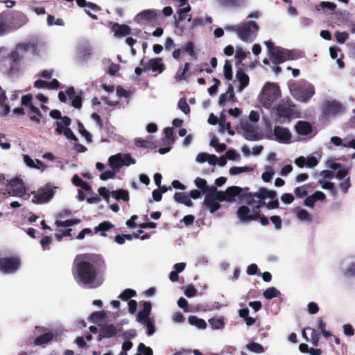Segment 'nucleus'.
I'll use <instances>...</instances> for the list:
<instances>
[{
	"label": "nucleus",
	"mask_w": 355,
	"mask_h": 355,
	"mask_svg": "<svg viewBox=\"0 0 355 355\" xmlns=\"http://www.w3.org/2000/svg\"><path fill=\"white\" fill-rule=\"evenodd\" d=\"M271 114L275 122L281 124L300 116L295 105L290 101H282L273 108Z\"/></svg>",
	"instance_id": "obj_1"
},
{
	"label": "nucleus",
	"mask_w": 355,
	"mask_h": 355,
	"mask_svg": "<svg viewBox=\"0 0 355 355\" xmlns=\"http://www.w3.org/2000/svg\"><path fill=\"white\" fill-rule=\"evenodd\" d=\"M78 281L91 287H97L102 283L101 279L96 280V272L94 266L87 261H81L77 266Z\"/></svg>",
	"instance_id": "obj_2"
},
{
	"label": "nucleus",
	"mask_w": 355,
	"mask_h": 355,
	"mask_svg": "<svg viewBox=\"0 0 355 355\" xmlns=\"http://www.w3.org/2000/svg\"><path fill=\"white\" fill-rule=\"evenodd\" d=\"M279 87L275 83H267L259 95L260 103L266 108L270 109L275 101L280 97Z\"/></svg>",
	"instance_id": "obj_3"
},
{
	"label": "nucleus",
	"mask_w": 355,
	"mask_h": 355,
	"mask_svg": "<svg viewBox=\"0 0 355 355\" xmlns=\"http://www.w3.org/2000/svg\"><path fill=\"white\" fill-rule=\"evenodd\" d=\"M265 44L268 49V56L274 64H281L293 59L292 52L280 46H275L271 41H266Z\"/></svg>",
	"instance_id": "obj_4"
},
{
	"label": "nucleus",
	"mask_w": 355,
	"mask_h": 355,
	"mask_svg": "<svg viewBox=\"0 0 355 355\" xmlns=\"http://www.w3.org/2000/svg\"><path fill=\"white\" fill-rule=\"evenodd\" d=\"M292 96L302 102H307L315 94V88L313 85L306 83H295L290 86Z\"/></svg>",
	"instance_id": "obj_5"
},
{
	"label": "nucleus",
	"mask_w": 355,
	"mask_h": 355,
	"mask_svg": "<svg viewBox=\"0 0 355 355\" xmlns=\"http://www.w3.org/2000/svg\"><path fill=\"white\" fill-rule=\"evenodd\" d=\"M348 170L346 168H341L336 173L329 170H324L321 171L320 175L322 176V179H326L327 181H330L331 179L336 178L340 181L339 184L340 189L346 193L351 187L349 177L346 178L343 180L344 178L347 176Z\"/></svg>",
	"instance_id": "obj_6"
},
{
	"label": "nucleus",
	"mask_w": 355,
	"mask_h": 355,
	"mask_svg": "<svg viewBox=\"0 0 355 355\" xmlns=\"http://www.w3.org/2000/svg\"><path fill=\"white\" fill-rule=\"evenodd\" d=\"M258 24L252 21H243L240 24L238 37L245 42H252L259 31Z\"/></svg>",
	"instance_id": "obj_7"
},
{
	"label": "nucleus",
	"mask_w": 355,
	"mask_h": 355,
	"mask_svg": "<svg viewBox=\"0 0 355 355\" xmlns=\"http://www.w3.org/2000/svg\"><path fill=\"white\" fill-rule=\"evenodd\" d=\"M57 187L47 184L42 188L38 189L37 191L31 192L33 196L32 202L35 204H44L49 202L53 198L55 193Z\"/></svg>",
	"instance_id": "obj_8"
},
{
	"label": "nucleus",
	"mask_w": 355,
	"mask_h": 355,
	"mask_svg": "<svg viewBox=\"0 0 355 355\" xmlns=\"http://www.w3.org/2000/svg\"><path fill=\"white\" fill-rule=\"evenodd\" d=\"M33 96L32 94H26L21 97V105L25 107L26 114L29 116L30 119L36 123H40L42 115L40 110L33 103Z\"/></svg>",
	"instance_id": "obj_9"
},
{
	"label": "nucleus",
	"mask_w": 355,
	"mask_h": 355,
	"mask_svg": "<svg viewBox=\"0 0 355 355\" xmlns=\"http://www.w3.org/2000/svg\"><path fill=\"white\" fill-rule=\"evenodd\" d=\"M135 163V159L128 153H117L108 158V164L110 168L118 171L122 166H129Z\"/></svg>",
	"instance_id": "obj_10"
},
{
	"label": "nucleus",
	"mask_w": 355,
	"mask_h": 355,
	"mask_svg": "<svg viewBox=\"0 0 355 355\" xmlns=\"http://www.w3.org/2000/svg\"><path fill=\"white\" fill-rule=\"evenodd\" d=\"M241 128L243 130V136L249 141H258L262 138L256 124L250 123L247 119L240 121Z\"/></svg>",
	"instance_id": "obj_11"
},
{
	"label": "nucleus",
	"mask_w": 355,
	"mask_h": 355,
	"mask_svg": "<svg viewBox=\"0 0 355 355\" xmlns=\"http://www.w3.org/2000/svg\"><path fill=\"white\" fill-rule=\"evenodd\" d=\"M219 191L216 189H213L212 191L205 195L203 205L213 214L219 209L220 207V202H223L221 199Z\"/></svg>",
	"instance_id": "obj_12"
},
{
	"label": "nucleus",
	"mask_w": 355,
	"mask_h": 355,
	"mask_svg": "<svg viewBox=\"0 0 355 355\" xmlns=\"http://www.w3.org/2000/svg\"><path fill=\"white\" fill-rule=\"evenodd\" d=\"M6 188L7 193L13 197L21 198L26 192L23 181L17 178L7 180Z\"/></svg>",
	"instance_id": "obj_13"
},
{
	"label": "nucleus",
	"mask_w": 355,
	"mask_h": 355,
	"mask_svg": "<svg viewBox=\"0 0 355 355\" xmlns=\"http://www.w3.org/2000/svg\"><path fill=\"white\" fill-rule=\"evenodd\" d=\"M259 205L258 204L256 207L252 209V213L248 207L241 206L237 211V216L241 223H248L256 220L259 217Z\"/></svg>",
	"instance_id": "obj_14"
},
{
	"label": "nucleus",
	"mask_w": 355,
	"mask_h": 355,
	"mask_svg": "<svg viewBox=\"0 0 355 355\" xmlns=\"http://www.w3.org/2000/svg\"><path fill=\"white\" fill-rule=\"evenodd\" d=\"M71 124V119L67 116H64L56 122L57 128L55 131L58 134H63L67 139L77 141V137L73 135L71 130L69 128Z\"/></svg>",
	"instance_id": "obj_15"
},
{
	"label": "nucleus",
	"mask_w": 355,
	"mask_h": 355,
	"mask_svg": "<svg viewBox=\"0 0 355 355\" xmlns=\"http://www.w3.org/2000/svg\"><path fill=\"white\" fill-rule=\"evenodd\" d=\"M20 266V260L17 257H6L0 259V270L4 273H12Z\"/></svg>",
	"instance_id": "obj_16"
},
{
	"label": "nucleus",
	"mask_w": 355,
	"mask_h": 355,
	"mask_svg": "<svg viewBox=\"0 0 355 355\" xmlns=\"http://www.w3.org/2000/svg\"><path fill=\"white\" fill-rule=\"evenodd\" d=\"M275 139L282 144L289 143L292 135L289 129L283 126L276 125L273 130Z\"/></svg>",
	"instance_id": "obj_17"
},
{
	"label": "nucleus",
	"mask_w": 355,
	"mask_h": 355,
	"mask_svg": "<svg viewBox=\"0 0 355 355\" xmlns=\"http://www.w3.org/2000/svg\"><path fill=\"white\" fill-rule=\"evenodd\" d=\"M218 191L223 201L233 202L235 200L236 197L241 193L242 189L239 187L232 186L228 187L225 191Z\"/></svg>",
	"instance_id": "obj_18"
},
{
	"label": "nucleus",
	"mask_w": 355,
	"mask_h": 355,
	"mask_svg": "<svg viewBox=\"0 0 355 355\" xmlns=\"http://www.w3.org/2000/svg\"><path fill=\"white\" fill-rule=\"evenodd\" d=\"M323 112L327 116H333L343 112V107L337 101H328L323 105Z\"/></svg>",
	"instance_id": "obj_19"
},
{
	"label": "nucleus",
	"mask_w": 355,
	"mask_h": 355,
	"mask_svg": "<svg viewBox=\"0 0 355 355\" xmlns=\"http://www.w3.org/2000/svg\"><path fill=\"white\" fill-rule=\"evenodd\" d=\"M110 26L116 37H123L130 33V28L126 24H119L116 22H110Z\"/></svg>",
	"instance_id": "obj_20"
},
{
	"label": "nucleus",
	"mask_w": 355,
	"mask_h": 355,
	"mask_svg": "<svg viewBox=\"0 0 355 355\" xmlns=\"http://www.w3.org/2000/svg\"><path fill=\"white\" fill-rule=\"evenodd\" d=\"M276 196L277 192L275 190H268L264 188H261L257 192L253 193V197H256L257 198V204L259 206L265 203V198L273 199Z\"/></svg>",
	"instance_id": "obj_21"
},
{
	"label": "nucleus",
	"mask_w": 355,
	"mask_h": 355,
	"mask_svg": "<svg viewBox=\"0 0 355 355\" xmlns=\"http://www.w3.org/2000/svg\"><path fill=\"white\" fill-rule=\"evenodd\" d=\"M178 2L180 9L178 11V19H175V27H179L180 21L186 18V14L191 10V6L188 3L189 0H176Z\"/></svg>",
	"instance_id": "obj_22"
},
{
	"label": "nucleus",
	"mask_w": 355,
	"mask_h": 355,
	"mask_svg": "<svg viewBox=\"0 0 355 355\" xmlns=\"http://www.w3.org/2000/svg\"><path fill=\"white\" fill-rule=\"evenodd\" d=\"M159 15V11L156 10H144L135 16V20L137 22L141 21H153Z\"/></svg>",
	"instance_id": "obj_23"
},
{
	"label": "nucleus",
	"mask_w": 355,
	"mask_h": 355,
	"mask_svg": "<svg viewBox=\"0 0 355 355\" xmlns=\"http://www.w3.org/2000/svg\"><path fill=\"white\" fill-rule=\"evenodd\" d=\"M147 70H151L158 73H162L165 69L164 64L160 58H153L148 61L146 64Z\"/></svg>",
	"instance_id": "obj_24"
},
{
	"label": "nucleus",
	"mask_w": 355,
	"mask_h": 355,
	"mask_svg": "<svg viewBox=\"0 0 355 355\" xmlns=\"http://www.w3.org/2000/svg\"><path fill=\"white\" fill-rule=\"evenodd\" d=\"M151 311V304L149 302H145L143 304V309L137 313V320L144 324V322L152 320L150 318V314Z\"/></svg>",
	"instance_id": "obj_25"
},
{
	"label": "nucleus",
	"mask_w": 355,
	"mask_h": 355,
	"mask_svg": "<svg viewBox=\"0 0 355 355\" xmlns=\"http://www.w3.org/2000/svg\"><path fill=\"white\" fill-rule=\"evenodd\" d=\"M295 130L298 135L306 136L311 133L312 125L307 121H300L295 125Z\"/></svg>",
	"instance_id": "obj_26"
},
{
	"label": "nucleus",
	"mask_w": 355,
	"mask_h": 355,
	"mask_svg": "<svg viewBox=\"0 0 355 355\" xmlns=\"http://www.w3.org/2000/svg\"><path fill=\"white\" fill-rule=\"evenodd\" d=\"M326 198L325 194L320 191H315L313 194L308 196L304 200V205L313 208L314 204L318 200H323Z\"/></svg>",
	"instance_id": "obj_27"
},
{
	"label": "nucleus",
	"mask_w": 355,
	"mask_h": 355,
	"mask_svg": "<svg viewBox=\"0 0 355 355\" xmlns=\"http://www.w3.org/2000/svg\"><path fill=\"white\" fill-rule=\"evenodd\" d=\"M330 141L335 146H342L344 148H352L353 149H355V139H352L349 141H345L344 139H341L339 137L334 136L331 137Z\"/></svg>",
	"instance_id": "obj_28"
},
{
	"label": "nucleus",
	"mask_w": 355,
	"mask_h": 355,
	"mask_svg": "<svg viewBox=\"0 0 355 355\" xmlns=\"http://www.w3.org/2000/svg\"><path fill=\"white\" fill-rule=\"evenodd\" d=\"M296 217L297 220L307 225L311 224L313 221L312 215L304 209H297L296 211Z\"/></svg>",
	"instance_id": "obj_29"
},
{
	"label": "nucleus",
	"mask_w": 355,
	"mask_h": 355,
	"mask_svg": "<svg viewBox=\"0 0 355 355\" xmlns=\"http://www.w3.org/2000/svg\"><path fill=\"white\" fill-rule=\"evenodd\" d=\"M194 184L196 187L200 189V191L206 195L212 191L213 189H216V187L209 186L205 179L199 177L195 179Z\"/></svg>",
	"instance_id": "obj_30"
},
{
	"label": "nucleus",
	"mask_w": 355,
	"mask_h": 355,
	"mask_svg": "<svg viewBox=\"0 0 355 355\" xmlns=\"http://www.w3.org/2000/svg\"><path fill=\"white\" fill-rule=\"evenodd\" d=\"M236 78L239 80L240 85L239 92H241L249 84V77L246 75L242 69H239L236 74Z\"/></svg>",
	"instance_id": "obj_31"
},
{
	"label": "nucleus",
	"mask_w": 355,
	"mask_h": 355,
	"mask_svg": "<svg viewBox=\"0 0 355 355\" xmlns=\"http://www.w3.org/2000/svg\"><path fill=\"white\" fill-rule=\"evenodd\" d=\"M57 336V334L55 335L51 332L46 333L42 336L37 337L35 339L34 343L35 345H42L44 344H47L51 340H53L54 338H55Z\"/></svg>",
	"instance_id": "obj_32"
},
{
	"label": "nucleus",
	"mask_w": 355,
	"mask_h": 355,
	"mask_svg": "<svg viewBox=\"0 0 355 355\" xmlns=\"http://www.w3.org/2000/svg\"><path fill=\"white\" fill-rule=\"evenodd\" d=\"M175 270L171 271L169 275V279L171 282H175L178 280V273L182 272L186 268V263L181 262L175 263L173 266Z\"/></svg>",
	"instance_id": "obj_33"
},
{
	"label": "nucleus",
	"mask_w": 355,
	"mask_h": 355,
	"mask_svg": "<svg viewBox=\"0 0 355 355\" xmlns=\"http://www.w3.org/2000/svg\"><path fill=\"white\" fill-rule=\"evenodd\" d=\"M174 198L176 202L184 204L187 207L193 205L189 195L187 193L177 192L174 195Z\"/></svg>",
	"instance_id": "obj_34"
},
{
	"label": "nucleus",
	"mask_w": 355,
	"mask_h": 355,
	"mask_svg": "<svg viewBox=\"0 0 355 355\" xmlns=\"http://www.w3.org/2000/svg\"><path fill=\"white\" fill-rule=\"evenodd\" d=\"M209 323L214 330L223 329L225 327V319L223 317L212 318L209 320Z\"/></svg>",
	"instance_id": "obj_35"
},
{
	"label": "nucleus",
	"mask_w": 355,
	"mask_h": 355,
	"mask_svg": "<svg viewBox=\"0 0 355 355\" xmlns=\"http://www.w3.org/2000/svg\"><path fill=\"white\" fill-rule=\"evenodd\" d=\"M189 322L191 325L196 326L200 329H205L207 327V323L203 319L198 318L194 315L189 317Z\"/></svg>",
	"instance_id": "obj_36"
},
{
	"label": "nucleus",
	"mask_w": 355,
	"mask_h": 355,
	"mask_svg": "<svg viewBox=\"0 0 355 355\" xmlns=\"http://www.w3.org/2000/svg\"><path fill=\"white\" fill-rule=\"evenodd\" d=\"M319 183L321 184L323 189L329 190L333 196H336L337 191L334 183L330 181H327L326 179L319 180Z\"/></svg>",
	"instance_id": "obj_37"
},
{
	"label": "nucleus",
	"mask_w": 355,
	"mask_h": 355,
	"mask_svg": "<svg viewBox=\"0 0 355 355\" xmlns=\"http://www.w3.org/2000/svg\"><path fill=\"white\" fill-rule=\"evenodd\" d=\"M8 21V17L6 14H0V35H4L9 31Z\"/></svg>",
	"instance_id": "obj_38"
},
{
	"label": "nucleus",
	"mask_w": 355,
	"mask_h": 355,
	"mask_svg": "<svg viewBox=\"0 0 355 355\" xmlns=\"http://www.w3.org/2000/svg\"><path fill=\"white\" fill-rule=\"evenodd\" d=\"M189 68V63L187 62L184 64V68L182 69H179L177 71L176 74L175 76V80L178 82H180L183 80H185L186 75L188 72Z\"/></svg>",
	"instance_id": "obj_39"
},
{
	"label": "nucleus",
	"mask_w": 355,
	"mask_h": 355,
	"mask_svg": "<svg viewBox=\"0 0 355 355\" xmlns=\"http://www.w3.org/2000/svg\"><path fill=\"white\" fill-rule=\"evenodd\" d=\"M219 126L220 128V132H223L225 128L227 129L228 133L230 135H234V132L231 130V126L230 123H226V119L225 116H220L219 119L218 120Z\"/></svg>",
	"instance_id": "obj_40"
},
{
	"label": "nucleus",
	"mask_w": 355,
	"mask_h": 355,
	"mask_svg": "<svg viewBox=\"0 0 355 355\" xmlns=\"http://www.w3.org/2000/svg\"><path fill=\"white\" fill-rule=\"evenodd\" d=\"M254 171L253 168L251 166H243V167H238L234 166L232 167L230 169V173L232 175H236L242 173H250Z\"/></svg>",
	"instance_id": "obj_41"
},
{
	"label": "nucleus",
	"mask_w": 355,
	"mask_h": 355,
	"mask_svg": "<svg viewBox=\"0 0 355 355\" xmlns=\"http://www.w3.org/2000/svg\"><path fill=\"white\" fill-rule=\"evenodd\" d=\"M111 195L115 199H122L124 201H128L129 200V196L127 191L124 189H119L118 191H112Z\"/></svg>",
	"instance_id": "obj_42"
},
{
	"label": "nucleus",
	"mask_w": 355,
	"mask_h": 355,
	"mask_svg": "<svg viewBox=\"0 0 355 355\" xmlns=\"http://www.w3.org/2000/svg\"><path fill=\"white\" fill-rule=\"evenodd\" d=\"M71 181L72 183L76 187H80L86 191H89L91 189V187L85 182H83L78 175H74Z\"/></svg>",
	"instance_id": "obj_43"
},
{
	"label": "nucleus",
	"mask_w": 355,
	"mask_h": 355,
	"mask_svg": "<svg viewBox=\"0 0 355 355\" xmlns=\"http://www.w3.org/2000/svg\"><path fill=\"white\" fill-rule=\"evenodd\" d=\"M246 348L254 353L263 354L265 352L263 347L258 343H250L246 345Z\"/></svg>",
	"instance_id": "obj_44"
},
{
	"label": "nucleus",
	"mask_w": 355,
	"mask_h": 355,
	"mask_svg": "<svg viewBox=\"0 0 355 355\" xmlns=\"http://www.w3.org/2000/svg\"><path fill=\"white\" fill-rule=\"evenodd\" d=\"M280 292L275 287H270L263 292V297L267 300H271L280 295Z\"/></svg>",
	"instance_id": "obj_45"
},
{
	"label": "nucleus",
	"mask_w": 355,
	"mask_h": 355,
	"mask_svg": "<svg viewBox=\"0 0 355 355\" xmlns=\"http://www.w3.org/2000/svg\"><path fill=\"white\" fill-rule=\"evenodd\" d=\"M92 55L91 48L82 49L78 53V59L82 62L87 61Z\"/></svg>",
	"instance_id": "obj_46"
},
{
	"label": "nucleus",
	"mask_w": 355,
	"mask_h": 355,
	"mask_svg": "<svg viewBox=\"0 0 355 355\" xmlns=\"http://www.w3.org/2000/svg\"><path fill=\"white\" fill-rule=\"evenodd\" d=\"M17 51L20 52L35 53V46L32 44H20L17 46Z\"/></svg>",
	"instance_id": "obj_47"
},
{
	"label": "nucleus",
	"mask_w": 355,
	"mask_h": 355,
	"mask_svg": "<svg viewBox=\"0 0 355 355\" xmlns=\"http://www.w3.org/2000/svg\"><path fill=\"white\" fill-rule=\"evenodd\" d=\"M78 132L79 133L85 137V140L88 142V143H91L92 141V135L86 130L85 129L83 125L78 122Z\"/></svg>",
	"instance_id": "obj_48"
},
{
	"label": "nucleus",
	"mask_w": 355,
	"mask_h": 355,
	"mask_svg": "<svg viewBox=\"0 0 355 355\" xmlns=\"http://www.w3.org/2000/svg\"><path fill=\"white\" fill-rule=\"evenodd\" d=\"M223 72L225 78L227 80H232V63L229 60H226L223 66Z\"/></svg>",
	"instance_id": "obj_49"
},
{
	"label": "nucleus",
	"mask_w": 355,
	"mask_h": 355,
	"mask_svg": "<svg viewBox=\"0 0 355 355\" xmlns=\"http://www.w3.org/2000/svg\"><path fill=\"white\" fill-rule=\"evenodd\" d=\"M135 295L136 292L134 290L128 288L119 295V298L121 299L122 300L127 301Z\"/></svg>",
	"instance_id": "obj_50"
},
{
	"label": "nucleus",
	"mask_w": 355,
	"mask_h": 355,
	"mask_svg": "<svg viewBox=\"0 0 355 355\" xmlns=\"http://www.w3.org/2000/svg\"><path fill=\"white\" fill-rule=\"evenodd\" d=\"M79 223H80L79 220L74 219V220H66L64 221L57 220L55 222V224L58 227H69V226H72L75 224H78Z\"/></svg>",
	"instance_id": "obj_51"
},
{
	"label": "nucleus",
	"mask_w": 355,
	"mask_h": 355,
	"mask_svg": "<svg viewBox=\"0 0 355 355\" xmlns=\"http://www.w3.org/2000/svg\"><path fill=\"white\" fill-rule=\"evenodd\" d=\"M119 171L117 170L112 169L107 171L100 175V179L102 180H106L107 179H111L114 177V175L118 173Z\"/></svg>",
	"instance_id": "obj_52"
},
{
	"label": "nucleus",
	"mask_w": 355,
	"mask_h": 355,
	"mask_svg": "<svg viewBox=\"0 0 355 355\" xmlns=\"http://www.w3.org/2000/svg\"><path fill=\"white\" fill-rule=\"evenodd\" d=\"M245 57H246L245 51L241 47L236 48V62L238 64L241 63V62L245 58Z\"/></svg>",
	"instance_id": "obj_53"
},
{
	"label": "nucleus",
	"mask_w": 355,
	"mask_h": 355,
	"mask_svg": "<svg viewBox=\"0 0 355 355\" xmlns=\"http://www.w3.org/2000/svg\"><path fill=\"white\" fill-rule=\"evenodd\" d=\"M178 107H179L180 110L184 114H188L190 112V107H189L187 101L184 98L180 99V101L178 102Z\"/></svg>",
	"instance_id": "obj_54"
},
{
	"label": "nucleus",
	"mask_w": 355,
	"mask_h": 355,
	"mask_svg": "<svg viewBox=\"0 0 355 355\" xmlns=\"http://www.w3.org/2000/svg\"><path fill=\"white\" fill-rule=\"evenodd\" d=\"M112 227V225L108 221H103L100 223L96 228L95 232L106 231Z\"/></svg>",
	"instance_id": "obj_55"
},
{
	"label": "nucleus",
	"mask_w": 355,
	"mask_h": 355,
	"mask_svg": "<svg viewBox=\"0 0 355 355\" xmlns=\"http://www.w3.org/2000/svg\"><path fill=\"white\" fill-rule=\"evenodd\" d=\"M260 119V114L257 111L252 110L250 112L249 117H248V121L250 123L256 124Z\"/></svg>",
	"instance_id": "obj_56"
},
{
	"label": "nucleus",
	"mask_w": 355,
	"mask_h": 355,
	"mask_svg": "<svg viewBox=\"0 0 355 355\" xmlns=\"http://www.w3.org/2000/svg\"><path fill=\"white\" fill-rule=\"evenodd\" d=\"M294 193L297 198H303L308 195V191L304 186L296 187Z\"/></svg>",
	"instance_id": "obj_57"
},
{
	"label": "nucleus",
	"mask_w": 355,
	"mask_h": 355,
	"mask_svg": "<svg viewBox=\"0 0 355 355\" xmlns=\"http://www.w3.org/2000/svg\"><path fill=\"white\" fill-rule=\"evenodd\" d=\"M318 164V160L315 157L309 156L306 157V166L309 168H313Z\"/></svg>",
	"instance_id": "obj_58"
},
{
	"label": "nucleus",
	"mask_w": 355,
	"mask_h": 355,
	"mask_svg": "<svg viewBox=\"0 0 355 355\" xmlns=\"http://www.w3.org/2000/svg\"><path fill=\"white\" fill-rule=\"evenodd\" d=\"M116 333V329L113 326H107L103 329V337H111Z\"/></svg>",
	"instance_id": "obj_59"
},
{
	"label": "nucleus",
	"mask_w": 355,
	"mask_h": 355,
	"mask_svg": "<svg viewBox=\"0 0 355 355\" xmlns=\"http://www.w3.org/2000/svg\"><path fill=\"white\" fill-rule=\"evenodd\" d=\"M306 329L311 331V343L314 346H317L319 340V334L315 331L314 329L307 328Z\"/></svg>",
	"instance_id": "obj_60"
},
{
	"label": "nucleus",
	"mask_w": 355,
	"mask_h": 355,
	"mask_svg": "<svg viewBox=\"0 0 355 355\" xmlns=\"http://www.w3.org/2000/svg\"><path fill=\"white\" fill-rule=\"evenodd\" d=\"M345 277H353L355 276V263L352 262L344 272Z\"/></svg>",
	"instance_id": "obj_61"
},
{
	"label": "nucleus",
	"mask_w": 355,
	"mask_h": 355,
	"mask_svg": "<svg viewBox=\"0 0 355 355\" xmlns=\"http://www.w3.org/2000/svg\"><path fill=\"white\" fill-rule=\"evenodd\" d=\"M143 324H144L148 329V336H152L155 333V329L153 319L144 322Z\"/></svg>",
	"instance_id": "obj_62"
},
{
	"label": "nucleus",
	"mask_w": 355,
	"mask_h": 355,
	"mask_svg": "<svg viewBox=\"0 0 355 355\" xmlns=\"http://www.w3.org/2000/svg\"><path fill=\"white\" fill-rule=\"evenodd\" d=\"M183 49L184 51H186L189 55L194 57L195 56V51H194V46L191 42H187L183 47Z\"/></svg>",
	"instance_id": "obj_63"
},
{
	"label": "nucleus",
	"mask_w": 355,
	"mask_h": 355,
	"mask_svg": "<svg viewBox=\"0 0 355 355\" xmlns=\"http://www.w3.org/2000/svg\"><path fill=\"white\" fill-rule=\"evenodd\" d=\"M139 352H141L144 355H153V350L151 348L145 346L144 344L140 343L138 347Z\"/></svg>",
	"instance_id": "obj_64"
}]
</instances>
